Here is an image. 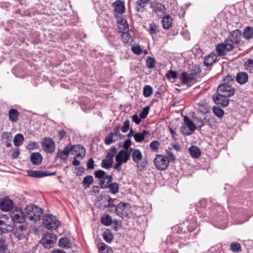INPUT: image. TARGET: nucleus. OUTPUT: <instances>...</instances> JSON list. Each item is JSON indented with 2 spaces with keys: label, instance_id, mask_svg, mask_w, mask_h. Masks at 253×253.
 Returning a JSON list of instances; mask_svg holds the SVG:
<instances>
[{
  "label": "nucleus",
  "instance_id": "1",
  "mask_svg": "<svg viewBox=\"0 0 253 253\" xmlns=\"http://www.w3.org/2000/svg\"><path fill=\"white\" fill-rule=\"evenodd\" d=\"M235 84V76L228 75L223 79V82L217 88V94L212 95L214 103L220 105L223 107L227 106L229 103V97L235 93V89L232 86Z\"/></svg>",
  "mask_w": 253,
  "mask_h": 253
},
{
  "label": "nucleus",
  "instance_id": "2",
  "mask_svg": "<svg viewBox=\"0 0 253 253\" xmlns=\"http://www.w3.org/2000/svg\"><path fill=\"white\" fill-rule=\"evenodd\" d=\"M75 152L77 153L76 157L83 158L85 154V150L81 145H75L72 147L66 146L62 151L58 150L57 157L61 159L65 160L68 157L70 152Z\"/></svg>",
  "mask_w": 253,
  "mask_h": 253
},
{
  "label": "nucleus",
  "instance_id": "3",
  "mask_svg": "<svg viewBox=\"0 0 253 253\" xmlns=\"http://www.w3.org/2000/svg\"><path fill=\"white\" fill-rule=\"evenodd\" d=\"M24 212L27 218L34 222L40 220L43 213L42 208L34 205L27 206L24 209Z\"/></svg>",
  "mask_w": 253,
  "mask_h": 253
},
{
  "label": "nucleus",
  "instance_id": "4",
  "mask_svg": "<svg viewBox=\"0 0 253 253\" xmlns=\"http://www.w3.org/2000/svg\"><path fill=\"white\" fill-rule=\"evenodd\" d=\"M184 125L181 127V131L184 135L192 134L195 129H197L195 123L187 116L184 118Z\"/></svg>",
  "mask_w": 253,
  "mask_h": 253
},
{
  "label": "nucleus",
  "instance_id": "5",
  "mask_svg": "<svg viewBox=\"0 0 253 253\" xmlns=\"http://www.w3.org/2000/svg\"><path fill=\"white\" fill-rule=\"evenodd\" d=\"M43 224L47 229L54 230L58 228L60 222L55 216L47 214L43 217Z\"/></svg>",
  "mask_w": 253,
  "mask_h": 253
},
{
  "label": "nucleus",
  "instance_id": "6",
  "mask_svg": "<svg viewBox=\"0 0 253 253\" xmlns=\"http://www.w3.org/2000/svg\"><path fill=\"white\" fill-rule=\"evenodd\" d=\"M233 49V42L230 40H225L223 43H218L215 47L216 51L220 56L225 55L226 52L230 51Z\"/></svg>",
  "mask_w": 253,
  "mask_h": 253
},
{
  "label": "nucleus",
  "instance_id": "7",
  "mask_svg": "<svg viewBox=\"0 0 253 253\" xmlns=\"http://www.w3.org/2000/svg\"><path fill=\"white\" fill-rule=\"evenodd\" d=\"M14 230L15 236L18 240L26 239L29 233L28 227L24 224H16L14 225Z\"/></svg>",
  "mask_w": 253,
  "mask_h": 253
},
{
  "label": "nucleus",
  "instance_id": "8",
  "mask_svg": "<svg viewBox=\"0 0 253 253\" xmlns=\"http://www.w3.org/2000/svg\"><path fill=\"white\" fill-rule=\"evenodd\" d=\"M57 240V236L53 233H47L44 235L41 242L46 249L53 247Z\"/></svg>",
  "mask_w": 253,
  "mask_h": 253
},
{
  "label": "nucleus",
  "instance_id": "9",
  "mask_svg": "<svg viewBox=\"0 0 253 253\" xmlns=\"http://www.w3.org/2000/svg\"><path fill=\"white\" fill-rule=\"evenodd\" d=\"M14 230V225L10 218L2 217L0 218V231L1 233H8Z\"/></svg>",
  "mask_w": 253,
  "mask_h": 253
},
{
  "label": "nucleus",
  "instance_id": "10",
  "mask_svg": "<svg viewBox=\"0 0 253 253\" xmlns=\"http://www.w3.org/2000/svg\"><path fill=\"white\" fill-rule=\"evenodd\" d=\"M115 200V199L110 198L109 195L104 192L101 193L98 197L100 207L103 209L114 207Z\"/></svg>",
  "mask_w": 253,
  "mask_h": 253
},
{
  "label": "nucleus",
  "instance_id": "11",
  "mask_svg": "<svg viewBox=\"0 0 253 253\" xmlns=\"http://www.w3.org/2000/svg\"><path fill=\"white\" fill-rule=\"evenodd\" d=\"M169 160L166 156L157 155L155 159L154 163L156 167L159 170H164L167 169L169 164Z\"/></svg>",
  "mask_w": 253,
  "mask_h": 253
},
{
  "label": "nucleus",
  "instance_id": "12",
  "mask_svg": "<svg viewBox=\"0 0 253 253\" xmlns=\"http://www.w3.org/2000/svg\"><path fill=\"white\" fill-rule=\"evenodd\" d=\"M43 150L46 153H52L55 148V144L53 140L50 137H45L41 142Z\"/></svg>",
  "mask_w": 253,
  "mask_h": 253
},
{
  "label": "nucleus",
  "instance_id": "13",
  "mask_svg": "<svg viewBox=\"0 0 253 253\" xmlns=\"http://www.w3.org/2000/svg\"><path fill=\"white\" fill-rule=\"evenodd\" d=\"M10 220H12L14 225L16 224H24L26 218H27L25 212L21 211L13 212L10 214Z\"/></svg>",
  "mask_w": 253,
  "mask_h": 253
},
{
  "label": "nucleus",
  "instance_id": "14",
  "mask_svg": "<svg viewBox=\"0 0 253 253\" xmlns=\"http://www.w3.org/2000/svg\"><path fill=\"white\" fill-rule=\"evenodd\" d=\"M129 207V205L127 203L118 204L115 209L116 213L120 217H126L128 215Z\"/></svg>",
  "mask_w": 253,
  "mask_h": 253
},
{
  "label": "nucleus",
  "instance_id": "15",
  "mask_svg": "<svg viewBox=\"0 0 253 253\" xmlns=\"http://www.w3.org/2000/svg\"><path fill=\"white\" fill-rule=\"evenodd\" d=\"M242 32L239 29L232 31L229 32V35L226 40H230L233 42V48L234 44H239L241 40Z\"/></svg>",
  "mask_w": 253,
  "mask_h": 253
},
{
  "label": "nucleus",
  "instance_id": "16",
  "mask_svg": "<svg viewBox=\"0 0 253 253\" xmlns=\"http://www.w3.org/2000/svg\"><path fill=\"white\" fill-rule=\"evenodd\" d=\"M151 8L158 16H162L165 13V6L161 3L153 2L151 3Z\"/></svg>",
  "mask_w": 253,
  "mask_h": 253
},
{
  "label": "nucleus",
  "instance_id": "17",
  "mask_svg": "<svg viewBox=\"0 0 253 253\" xmlns=\"http://www.w3.org/2000/svg\"><path fill=\"white\" fill-rule=\"evenodd\" d=\"M13 207V202L7 197H4L0 201V209L5 211L11 210Z\"/></svg>",
  "mask_w": 253,
  "mask_h": 253
},
{
  "label": "nucleus",
  "instance_id": "18",
  "mask_svg": "<svg viewBox=\"0 0 253 253\" xmlns=\"http://www.w3.org/2000/svg\"><path fill=\"white\" fill-rule=\"evenodd\" d=\"M196 76L195 73L188 74L186 72H183L181 74L180 80L183 84H186L193 83L196 81Z\"/></svg>",
  "mask_w": 253,
  "mask_h": 253
},
{
  "label": "nucleus",
  "instance_id": "19",
  "mask_svg": "<svg viewBox=\"0 0 253 253\" xmlns=\"http://www.w3.org/2000/svg\"><path fill=\"white\" fill-rule=\"evenodd\" d=\"M99 180V184L102 188L108 187L112 180L111 175H95Z\"/></svg>",
  "mask_w": 253,
  "mask_h": 253
},
{
  "label": "nucleus",
  "instance_id": "20",
  "mask_svg": "<svg viewBox=\"0 0 253 253\" xmlns=\"http://www.w3.org/2000/svg\"><path fill=\"white\" fill-rule=\"evenodd\" d=\"M130 157L129 152L121 150L116 157V161L121 162V163H126Z\"/></svg>",
  "mask_w": 253,
  "mask_h": 253
},
{
  "label": "nucleus",
  "instance_id": "21",
  "mask_svg": "<svg viewBox=\"0 0 253 253\" xmlns=\"http://www.w3.org/2000/svg\"><path fill=\"white\" fill-rule=\"evenodd\" d=\"M217 60V55L214 52H211L206 56L204 64L206 66H211Z\"/></svg>",
  "mask_w": 253,
  "mask_h": 253
},
{
  "label": "nucleus",
  "instance_id": "22",
  "mask_svg": "<svg viewBox=\"0 0 253 253\" xmlns=\"http://www.w3.org/2000/svg\"><path fill=\"white\" fill-rule=\"evenodd\" d=\"M30 160L32 164L38 165L42 161V157L39 152H34L31 154Z\"/></svg>",
  "mask_w": 253,
  "mask_h": 253
},
{
  "label": "nucleus",
  "instance_id": "23",
  "mask_svg": "<svg viewBox=\"0 0 253 253\" xmlns=\"http://www.w3.org/2000/svg\"><path fill=\"white\" fill-rule=\"evenodd\" d=\"M130 152H132V158L133 161L136 163L138 162L142 159V155L140 151L138 149H133V148H130Z\"/></svg>",
  "mask_w": 253,
  "mask_h": 253
},
{
  "label": "nucleus",
  "instance_id": "24",
  "mask_svg": "<svg viewBox=\"0 0 253 253\" xmlns=\"http://www.w3.org/2000/svg\"><path fill=\"white\" fill-rule=\"evenodd\" d=\"M236 81L241 84H246L248 80V75L246 72H239L236 77Z\"/></svg>",
  "mask_w": 253,
  "mask_h": 253
},
{
  "label": "nucleus",
  "instance_id": "25",
  "mask_svg": "<svg viewBox=\"0 0 253 253\" xmlns=\"http://www.w3.org/2000/svg\"><path fill=\"white\" fill-rule=\"evenodd\" d=\"M243 37L246 40H250L253 39V28L247 26L244 29Z\"/></svg>",
  "mask_w": 253,
  "mask_h": 253
},
{
  "label": "nucleus",
  "instance_id": "26",
  "mask_svg": "<svg viewBox=\"0 0 253 253\" xmlns=\"http://www.w3.org/2000/svg\"><path fill=\"white\" fill-rule=\"evenodd\" d=\"M114 10L116 12L119 14H122L125 11V5L121 0H118L115 1L113 3Z\"/></svg>",
  "mask_w": 253,
  "mask_h": 253
},
{
  "label": "nucleus",
  "instance_id": "27",
  "mask_svg": "<svg viewBox=\"0 0 253 253\" xmlns=\"http://www.w3.org/2000/svg\"><path fill=\"white\" fill-rule=\"evenodd\" d=\"M172 19L169 15L163 17L162 19L163 27L166 30H169L172 26Z\"/></svg>",
  "mask_w": 253,
  "mask_h": 253
},
{
  "label": "nucleus",
  "instance_id": "28",
  "mask_svg": "<svg viewBox=\"0 0 253 253\" xmlns=\"http://www.w3.org/2000/svg\"><path fill=\"white\" fill-rule=\"evenodd\" d=\"M191 156L194 158H198L201 155V150L197 146L192 145L188 149Z\"/></svg>",
  "mask_w": 253,
  "mask_h": 253
},
{
  "label": "nucleus",
  "instance_id": "29",
  "mask_svg": "<svg viewBox=\"0 0 253 253\" xmlns=\"http://www.w3.org/2000/svg\"><path fill=\"white\" fill-rule=\"evenodd\" d=\"M19 116L18 111L15 109H11L9 111L8 117L9 120L12 122H16L18 117Z\"/></svg>",
  "mask_w": 253,
  "mask_h": 253
},
{
  "label": "nucleus",
  "instance_id": "30",
  "mask_svg": "<svg viewBox=\"0 0 253 253\" xmlns=\"http://www.w3.org/2000/svg\"><path fill=\"white\" fill-rule=\"evenodd\" d=\"M58 245L60 247L70 248L71 247V243L70 240L67 237H62L59 239Z\"/></svg>",
  "mask_w": 253,
  "mask_h": 253
},
{
  "label": "nucleus",
  "instance_id": "31",
  "mask_svg": "<svg viewBox=\"0 0 253 253\" xmlns=\"http://www.w3.org/2000/svg\"><path fill=\"white\" fill-rule=\"evenodd\" d=\"M148 31L152 36L155 35L159 32V26L154 23L149 24Z\"/></svg>",
  "mask_w": 253,
  "mask_h": 253
},
{
  "label": "nucleus",
  "instance_id": "32",
  "mask_svg": "<svg viewBox=\"0 0 253 253\" xmlns=\"http://www.w3.org/2000/svg\"><path fill=\"white\" fill-rule=\"evenodd\" d=\"M103 239L108 243H110L114 239V235L109 230H106L102 234Z\"/></svg>",
  "mask_w": 253,
  "mask_h": 253
},
{
  "label": "nucleus",
  "instance_id": "33",
  "mask_svg": "<svg viewBox=\"0 0 253 253\" xmlns=\"http://www.w3.org/2000/svg\"><path fill=\"white\" fill-rule=\"evenodd\" d=\"M101 222L106 226H109L112 222V217L108 214L103 215L101 218Z\"/></svg>",
  "mask_w": 253,
  "mask_h": 253
},
{
  "label": "nucleus",
  "instance_id": "34",
  "mask_svg": "<svg viewBox=\"0 0 253 253\" xmlns=\"http://www.w3.org/2000/svg\"><path fill=\"white\" fill-rule=\"evenodd\" d=\"M148 134V131L144 130L142 133H136L133 135L134 140L137 142H141L145 138V135Z\"/></svg>",
  "mask_w": 253,
  "mask_h": 253
},
{
  "label": "nucleus",
  "instance_id": "35",
  "mask_svg": "<svg viewBox=\"0 0 253 253\" xmlns=\"http://www.w3.org/2000/svg\"><path fill=\"white\" fill-rule=\"evenodd\" d=\"M93 181V177L91 175H88L85 176L83 180V187L86 189L88 188L90 184H92Z\"/></svg>",
  "mask_w": 253,
  "mask_h": 253
},
{
  "label": "nucleus",
  "instance_id": "36",
  "mask_svg": "<svg viewBox=\"0 0 253 253\" xmlns=\"http://www.w3.org/2000/svg\"><path fill=\"white\" fill-rule=\"evenodd\" d=\"M24 136L21 133L16 134L14 138V144L16 146H19L21 145L24 141Z\"/></svg>",
  "mask_w": 253,
  "mask_h": 253
},
{
  "label": "nucleus",
  "instance_id": "37",
  "mask_svg": "<svg viewBox=\"0 0 253 253\" xmlns=\"http://www.w3.org/2000/svg\"><path fill=\"white\" fill-rule=\"evenodd\" d=\"M128 25L126 20H123L119 23V32L123 33V32H128Z\"/></svg>",
  "mask_w": 253,
  "mask_h": 253
},
{
  "label": "nucleus",
  "instance_id": "38",
  "mask_svg": "<svg viewBox=\"0 0 253 253\" xmlns=\"http://www.w3.org/2000/svg\"><path fill=\"white\" fill-rule=\"evenodd\" d=\"M153 88L150 85L144 86L143 90V94L145 97H150L153 93Z\"/></svg>",
  "mask_w": 253,
  "mask_h": 253
},
{
  "label": "nucleus",
  "instance_id": "39",
  "mask_svg": "<svg viewBox=\"0 0 253 253\" xmlns=\"http://www.w3.org/2000/svg\"><path fill=\"white\" fill-rule=\"evenodd\" d=\"M110 250V247L104 243H101L98 245V252L99 253H109Z\"/></svg>",
  "mask_w": 253,
  "mask_h": 253
},
{
  "label": "nucleus",
  "instance_id": "40",
  "mask_svg": "<svg viewBox=\"0 0 253 253\" xmlns=\"http://www.w3.org/2000/svg\"><path fill=\"white\" fill-rule=\"evenodd\" d=\"M122 39L124 43H130L132 41L131 35L128 32H123L122 34Z\"/></svg>",
  "mask_w": 253,
  "mask_h": 253
},
{
  "label": "nucleus",
  "instance_id": "41",
  "mask_svg": "<svg viewBox=\"0 0 253 253\" xmlns=\"http://www.w3.org/2000/svg\"><path fill=\"white\" fill-rule=\"evenodd\" d=\"M113 163V160L105 158L102 160L101 166L102 168L108 169L112 167Z\"/></svg>",
  "mask_w": 253,
  "mask_h": 253
},
{
  "label": "nucleus",
  "instance_id": "42",
  "mask_svg": "<svg viewBox=\"0 0 253 253\" xmlns=\"http://www.w3.org/2000/svg\"><path fill=\"white\" fill-rule=\"evenodd\" d=\"M230 250L234 252H240L242 250L241 245L237 242H233L230 246Z\"/></svg>",
  "mask_w": 253,
  "mask_h": 253
},
{
  "label": "nucleus",
  "instance_id": "43",
  "mask_svg": "<svg viewBox=\"0 0 253 253\" xmlns=\"http://www.w3.org/2000/svg\"><path fill=\"white\" fill-rule=\"evenodd\" d=\"M212 111L214 115L219 118H222L224 114V111L217 106H213L212 107Z\"/></svg>",
  "mask_w": 253,
  "mask_h": 253
},
{
  "label": "nucleus",
  "instance_id": "44",
  "mask_svg": "<svg viewBox=\"0 0 253 253\" xmlns=\"http://www.w3.org/2000/svg\"><path fill=\"white\" fill-rule=\"evenodd\" d=\"M108 187L109 188L110 192L115 194L118 192L119 186L117 183H110Z\"/></svg>",
  "mask_w": 253,
  "mask_h": 253
},
{
  "label": "nucleus",
  "instance_id": "45",
  "mask_svg": "<svg viewBox=\"0 0 253 253\" xmlns=\"http://www.w3.org/2000/svg\"><path fill=\"white\" fill-rule=\"evenodd\" d=\"M117 153V149L115 147H112L107 153L106 158L113 160L114 156Z\"/></svg>",
  "mask_w": 253,
  "mask_h": 253
},
{
  "label": "nucleus",
  "instance_id": "46",
  "mask_svg": "<svg viewBox=\"0 0 253 253\" xmlns=\"http://www.w3.org/2000/svg\"><path fill=\"white\" fill-rule=\"evenodd\" d=\"M146 63L147 67L150 69L154 68L155 67V60L151 56L147 57Z\"/></svg>",
  "mask_w": 253,
  "mask_h": 253
},
{
  "label": "nucleus",
  "instance_id": "47",
  "mask_svg": "<svg viewBox=\"0 0 253 253\" xmlns=\"http://www.w3.org/2000/svg\"><path fill=\"white\" fill-rule=\"evenodd\" d=\"M246 69L251 73L253 72V59L248 60L244 64Z\"/></svg>",
  "mask_w": 253,
  "mask_h": 253
},
{
  "label": "nucleus",
  "instance_id": "48",
  "mask_svg": "<svg viewBox=\"0 0 253 253\" xmlns=\"http://www.w3.org/2000/svg\"><path fill=\"white\" fill-rule=\"evenodd\" d=\"M129 121L128 120H126L122 126L121 129L124 133L126 132L129 129Z\"/></svg>",
  "mask_w": 253,
  "mask_h": 253
},
{
  "label": "nucleus",
  "instance_id": "49",
  "mask_svg": "<svg viewBox=\"0 0 253 253\" xmlns=\"http://www.w3.org/2000/svg\"><path fill=\"white\" fill-rule=\"evenodd\" d=\"M166 77L169 80L175 79L177 77L176 71L170 70L166 75Z\"/></svg>",
  "mask_w": 253,
  "mask_h": 253
},
{
  "label": "nucleus",
  "instance_id": "50",
  "mask_svg": "<svg viewBox=\"0 0 253 253\" xmlns=\"http://www.w3.org/2000/svg\"><path fill=\"white\" fill-rule=\"evenodd\" d=\"M149 109L150 107L149 106L145 107L139 114L140 118H142V119H145L146 118L148 114Z\"/></svg>",
  "mask_w": 253,
  "mask_h": 253
},
{
  "label": "nucleus",
  "instance_id": "51",
  "mask_svg": "<svg viewBox=\"0 0 253 253\" xmlns=\"http://www.w3.org/2000/svg\"><path fill=\"white\" fill-rule=\"evenodd\" d=\"M39 147V145L35 141H31L27 146V148L30 150L37 149Z\"/></svg>",
  "mask_w": 253,
  "mask_h": 253
},
{
  "label": "nucleus",
  "instance_id": "52",
  "mask_svg": "<svg viewBox=\"0 0 253 253\" xmlns=\"http://www.w3.org/2000/svg\"><path fill=\"white\" fill-rule=\"evenodd\" d=\"M137 163V168L139 171H141L143 170L144 168L145 167L147 162L146 161H144L142 159V160L136 162Z\"/></svg>",
  "mask_w": 253,
  "mask_h": 253
},
{
  "label": "nucleus",
  "instance_id": "53",
  "mask_svg": "<svg viewBox=\"0 0 253 253\" xmlns=\"http://www.w3.org/2000/svg\"><path fill=\"white\" fill-rule=\"evenodd\" d=\"M113 133H109L108 134L105 138V143L106 145H110L113 142Z\"/></svg>",
  "mask_w": 253,
  "mask_h": 253
},
{
  "label": "nucleus",
  "instance_id": "54",
  "mask_svg": "<svg viewBox=\"0 0 253 253\" xmlns=\"http://www.w3.org/2000/svg\"><path fill=\"white\" fill-rule=\"evenodd\" d=\"M12 137V134L11 132L7 131H4L1 134V138L3 140H10Z\"/></svg>",
  "mask_w": 253,
  "mask_h": 253
},
{
  "label": "nucleus",
  "instance_id": "55",
  "mask_svg": "<svg viewBox=\"0 0 253 253\" xmlns=\"http://www.w3.org/2000/svg\"><path fill=\"white\" fill-rule=\"evenodd\" d=\"M160 143L158 141H153L150 144L151 149L154 151H157L158 150V147L160 145Z\"/></svg>",
  "mask_w": 253,
  "mask_h": 253
},
{
  "label": "nucleus",
  "instance_id": "56",
  "mask_svg": "<svg viewBox=\"0 0 253 253\" xmlns=\"http://www.w3.org/2000/svg\"><path fill=\"white\" fill-rule=\"evenodd\" d=\"M198 106L199 107V110L200 111V112L203 113V114L206 113L208 111V110L207 109V104L206 103H198Z\"/></svg>",
  "mask_w": 253,
  "mask_h": 253
},
{
  "label": "nucleus",
  "instance_id": "57",
  "mask_svg": "<svg viewBox=\"0 0 253 253\" xmlns=\"http://www.w3.org/2000/svg\"><path fill=\"white\" fill-rule=\"evenodd\" d=\"M179 239H180V237L178 236L175 235L171 236L170 237H168V243H170L171 244H173V243H176V241H179Z\"/></svg>",
  "mask_w": 253,
  "mask_h": 253
},
{
  "label": "nucleus",
  "instance_id": "58",
  "mask_svg": "<svg viewBox=\"0 0 253 253\" xmlns=\"http://www.w3.org/2000/svg\"><path fill=\"white\" fill-rule=\"evenodd\" d=\"M100 187L98 186H92L91 188L89 193L90 195H95L96 194L99 193Z\"/></svg>",
  "mask_w": 253,
  "mask_h": 253
},
{
  "label": "nucleus",
  "instance_id": "59",
  "mask_svg": "<svg viewBox=\"0 0 253 253\" xmlns=\"http://www.w3.org/2000/svg\"><path fill=\"white\" fill-rule=\"evenodd\" d=\"M133 52L137 55H139L142 53V50L139 45L134 46L131 47Z\"/></svg>",
  "mask_w": 253,
  "mask_h": 253
},
{
  "label": "nucleus",
  "instance_id": "60",
  "mask_svg": "<svg viewBox=\"0 0 253 253\" xmlns=\"http://www.w3.org/2000/svg\"><path fill=\"white\" fill-rule=\"evenodd\" d=\"M145 3H144V0H139L137 1V9L138 11L142 12L144 7V5Z\"/></svg>",
  "mask_w": 253,
  "mask_h": 253
},
{
  "label": "nucleus",
  "instance_id": "61",
  "mask_svg": "<svg viewBox=\"0 0 253 253\" xmlns=\"http://www.w3.org/2000/svg\"><path fill=\"white\" fill-rule=\"evenodd\" d=\"M131 140L129 138L126 139L124 143L123 147H124V149H123V150L126 151V152H128V149H129V148L130 146L131 145Z\"/></svg>",
  "mask_w": 253,
  "mask_h": 253
},
{
  "label": "nucleus",
  "instance_id": "62",
  "mask_svg": "<svg viewBox=\"0 0 253 253\" xmlns=\"http://www.w3.org/2000/svg\"><path fill=\"white\" fill-rule=\"evenodd\" d=\"M58 136L60 140H61L67 137V133L64 129L58 131Z\"/></svg>",
  "mask_w": 253,
  "mask_h": 253
},
{
  "label": "nucleus",
  "instance_id": "63",
  "mask_svg": "<svg viewBox=\"0 0 253 253\" xmlns=\"http://www.w3.org/2000/svg\"><path fill=\"white\" fill-rule=\"evenodd\" d=\"M141 119L142 118H140V117L139 116V117L136 115V114H134L132 116V121L136 124V125H138L141 122Z\"/></svg>",
  "mask_w": 253,
  "mask_h": 253
},
{
  "label": "nucleus",
  "instance_id": "64",
  "mask_svg": "<svg viewBox=\"0 0 253 253\" xmlns=\"http://www.w3.org/2000/svg\"><path fill=\"white\" fill-rule=\"evenodd\" d=\"M20 154V150L19 148H16L11 154V157L13 159H17Z\"/></svg>",
  "mask_w": 253,
  "mask_h": 253
}]
</instances>
